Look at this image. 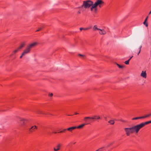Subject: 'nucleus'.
Listing matches in <instances>:
<instances>
[{"label": "nucleus", "mask_w": 151, "mask_h": 151, "mask_svg": "<svg viewBox=\"0 0 151 151\" xmlns=\"http://www.w3.org/2000/svg\"><path fill=\"white\" fill-rule=\"evenodd\" d=\"M104 4V2L102 0H97L95 3L93 4V5H91V7L90 8L91 10L93 11L94 8L97 7L98 6L100 8H101L103 6Z\"/></svg>", "instance_id": "obj_3"}, {"label": "nucleus", "mask_w": 151, "mask_h": 151, "mask_svg": "<svg viewBox=\"0 0 151 151\" xmlns=\"http://www.w3.org/2000/svg\"><path fill=\"white\" fill-rule=\"evenodd\" d=\"M61 144H59L55 147H54L53 149L54 151H58L60 149V147L61 146Z\"/></svg>", "instance_id": "obj_11"}, {"label": "nucleus", "mask_w": 151, "mask_h": 151, "mask_svg": "<svg viewBox=\"0 0 151 151\" xmlns=\"http://www.w3.org/2000/svg\"><path fill=\"white\" fill-rule=\"evenodd\" d=\"M99 30L100 31V32H99V33L100 34L104 35L106 34V31L104 29L102 30L100 29Z\"/></svg>", "instance_id": "obj_14"}, {"label": "nucleus", "mask_w": 151, "mask_h": 151, "mask_svg": "<svg viewBox=\"0 0 151 151\" xmlns=\"http://www.w3.org/2000/svg\"><path fill=\"white\" fill-rule=\"evenodd\" d=\"M25 45V43L24 42H21L19 47L16 50H14L12 53V55L14 54L20 50Z\"/></svg>", "instance_id": "obj_5"}, {"label": "nucleus", "mask_w": 151, "mask_h": 151, "mask_svg": "<svg viewBox=\"0 0 151 151\" xmlns=\"http://www.w3.org/2000/svg\"><path fill=\"white\" fill-rule=\"evenodd\" d=\"M151 116V113L150 114H148L146 115H145V116H142V119H144L146 118H147L148 117H149Z\"/></svg>", "instance_id": "obj_16"}, {"label": "nucleus", "mask_w": 151, "mask_h": 151, "mask_svg": "<svg viewBox=\"0 0 151 151\" xmlns=\"http://www.w3.org/2000/svg\"><path fill=\"white\" fill-rule=\"evenodd\" d=\"M78 114V113H76V112L75 113V115H76V114Z\"/></svg>", "instance_id": "obj_37"}, {"label": "nucleus", "mask_w": 151, "mask_h": 151, "mask_svg": "<svg viewBox=\"0 0 151 151\" xmlns=\"http://www.w3.org/2000/svg\"><path fill=\"white\" fill-rule=\"evenodd\" d=\"M151 116V113L150 114H148L146 115H145V116H142V119H144L146 118H147L148 117H149Z\"/></svg>", "instance_id": "obj_17"}, {"label": "nucleus", "mask_w": 151, "mask_h": 151, "mask_svg": "<svg viewBox=\"0 0 151 151\" xmlns=\"http://www.w3.org/2000/svg\"><path fill=\"white\" fill-rule=\"evenodd\" d=\"M52 133H54L55 134H56L57 133V132H52Z\"/></svg>", "instance_id": "obj_41"}, {"label": "nucleus", "mask_w": 151, "mask_h": 151, "mask_svg": "<svg viewBox=\"0 0 151 151\" xmlns=\"http://www.w3.org/2000/svg\"><path fill=\"white\" fill-rule=\"evenodd\" d=\"M151 14V11L149 13V15H150Z\"/></svg>", "instance_id": "obj_38"}, {"label": "nucleus", "mask_w": 151, "mask_h": 151, "mask_svg": "<svg viewBox=\"0 0 151 151\" xmlns=\"http://www.w3.org/2000/svg\"><path fill=\"white\" fill-rule=\"evenodd\" d=\"M81 13V11H79L78 12V14H80Z\"/></svg>", "instance_id": "obj_35"}, {"label": "nucleus", "mask_w": 151, "mask_h": 151, "mask_svg": "<svg viewBox=\"0 0 151 151\" xmlns=\"http://www.w3.org/2000/svg\"><path fill=\"white\" fill-rule=\"evenodd\" d=\"M104 119L106 120V117H104Z\"/></svg>", "instance_id": "obj_42"}, {"label": "nucleus", "mask_w": 151, "mask_h": 151, "mask_svg": "<svg viewBox=\"0 0 151 151\" xmlns=\"http://www.w3.org/2000/svg\"><path fill=\"white\" fill-rule=\"evenodd\" d=\"M76 129V126L72 127H69L67 129V130L70 131V132H71L73 130Z\"/></svg>", "instance_id": "obj_12"}, {"label": "nucleus", "mask_w": 151, "mask_h": 151, "mask_svg": "<svg viewBox=\"0 0 151 151\" xmlns=\"http://www.w3.org/2000/svg\"><path fill=\"white\" fill-rule=\"evenodd\" d=\"M45 132L47 133V134L50 135L52 134V133L50 132H49L47 130L45 131Z\"/></svg>", "instance_id": "obj_27"}, {"label": "nucleus", "mask_w": 151, "mask_h": 151, "mask_svg": "<svg viewBox=\"0 0 151 151\" xmlns=\"http://www.w3.org/2000/svg\"><path fill=\"white\" fill-rule=\"evenodd\" d=\"M108 122L110 123L111 124L113 125L114 123V120H110L109 122Z\"/></svg>", "instance_id": "obj_21"}, {"label": "nucleus", "mask_w": 151, "mask_h": 151, "mask_svg": "<svg viewBox=\"0 0 151 151\" xmlns=\"http://www.w3.org/2000/svg\"><path fill=\"white\" fill-rule=\"evenodd\" d=\"M49 96L50 97H52L53 96L52 93H51L49 94Z\"/></svg>", "instance_id": "obj_34"}, {"label": "nucleus", "mask_w": 151, "mask_h": 151, "mask_svg": "<svg viewBox=\"0 0 151 151\" xmlns=\"http://www.w3.org/2000/svg\"><path fill=\"white\" fill-rule=\"evenodd\" d=\"M37 44L36 42H35L29 45L27 48L23 52L20 56V58H21L23 56L29 52L31 49L35 46Z\"/></svg>", "instance_id": "obj_2"}, {"label": "nucleus", "mask_w": 151, "mask_h": 151, "mask_svg": "<svg viewBox=\"0 0 151 151\" xmlns=\"http://www.w3.org/2000/svg\"><path fill=\"white\" fill-rule=\"evenodd\" d=\"M148 121L149 122V124L151 123V120L149 121Z\"/></svg>", "instance_id": "obj_36"}, {"label": "nucleus", "mask_w": 151, "mask_h": 151, "mask_svg": "<svg viewBox=\"0 0 151 151\" xmlns=\"http://www.w3.org/2000/svg\"><path fill=\"white\" fill-rule=\"evenodd\" d=\"M124 130L127 136H129L130 133H133L135 132L136 133H137L139 130L137 125L132 127L125 128Z\"/></svg>", "instance_id": "obj_1"}, {"label": "nucleus", "mask_w": 151, "mask_h": 151, "mask_svg": "<svg viewBox=\"0 0 151 151\" xmlns=\"http://www.w3.org/2000/svg\"><path fill=\"white\" fill-rule=\"evenodd\" d=\"M130 60V59H129L128 60L126 61L125 62V63L126 65H128L129 63V62Z\"/></svg>", "instance_id": "obj_25"}, {"label": "nucleus", "mask_w": 151, "mask_h": 151, "mask_svg": "<svg viewBox=\"0 0 151 151\" xmlns=\"http://www.w3.org/2000/svg\"><path fill=\"white\" fill-rule=\"evenodd\" d=\"M94 12L95 13H96L97 10V7H96L95 8H94Z\"/></svg>", "instance_id": "obj_28"}, {"label": "nucleus", "mask_w": 151, "mask_h": 151, "mask_svg": "<svg viewBox=\"0 0 151 151\" xmlns=\"http://www.w3.org/2000/svg\"><path fill=\"white\" fill-rule=\"evenodd\" d=\"M148 16H147L146 18V19H145V22H147V20L148 19Z\"/></svg>", "instance_id": "obj_32"}, {"label": "nucleus", "mask_w": 151, "mask_h": 151, "mask_svg": "<svg viewBox=\"0 0 151 151\" xmlns=\"http://www.w3.org/2000/svg\"><path fill=\"white\" fill-rule=\"evenodd\" d=\"M120 120L121 121H122V122H124V121H123V120Z\"/></svg>", "instance_id": "obj_43"}, {"label": "nucleus", "mask_w": 151, "mask_h": 151, "mask_svg": "<svg viewBox=\"0 0 151 151\" xmlns=\"http://www.w3.org/2000/svg\"><path fill=\"white\" fill-rule=\"evenodd\" d=\"M90 28H90V27H87V28H83L81 27V28H80V29L81 31L82 30H88L90 29Z\"/></svg>", "instance_id": "obj_18"}, {"label": "nucleus", "mask_w": 151, "mask_h": 151, "mask_svg": "<svg viewBox=\"0 0 151 151\" xmlns=\"http://www.w3.org/2000/svg\"><path fill=\"white\" fill-rule=\"evenodd\" d=\"M93 29L94 31H95L96 30H99L100 29L97 27V26L96 25H95L93 27Z\"/></svg>", "instance_id": "obj_19"}, {"label": "nucleus", "mask_w": 151, "mask_h": 151, "mask_svg": "<svg viewBox=\"0 0 151 151\" xmlns=\"http://www.w3.org/2000/svg\"><path fill=\"white\" fill-rule=\"evenodd\" d=\"M37 129L38 127L37 126L35 125H33L29 129L28 132L29 134L31 133L32 132H35Z\"/></svg>", "instance_id": "obj_8"}, {"label": "nucleus", "mask_w": 151, "mask_h": 151, "mask_svg": "<svg viewBox=\"0 0 151 151\" xmlns=\"http://www.w3.org/2000/svg\"><path fill=\"white\" fill-rule=\"evenodd\" d=\"M114 143V142H112L111 143H110V144H109L108 145H107V146H106V147L107 148L109 147L110 146H111L112 145H113Z\"/></svg>", "instance_id": "obj_26"}, {"label": "nucleus", "mask_w": 151, "mask_h": 151, "mask_svg": "<svg viewBox=\"0 0 151 151\" xmlns=\"http://www.w3.org/2000/svg\"><path fill=\"white\" fill-rule=\"evenodd\" d=\"M94 120H89L88 121H86V123L83 124L81 125H80L78 126H76V129H81L82 128L84 127V126L87 124H90L91 122H93Z\"/></svg>", "instance_id": "obj_7"}, {"label": "nucleus", "mask_w": 151, "mask_h": 151, "mask_svg": "<svg viewBox=\"0 0 151 151\" xmlns=\"http://www.w3.org/2000/svg\"><path fill=\"white\" fill-rule=\"evenodd\" d=\"M143 24L145 25L146 27H147L148 26V24L147 22L144 21Z\"/></svg>", "instance_id": "obj_24"}, {"label": "nucleus", "mask_w": 151, "mask_h": 151, "mask_svg": "<svg viewBox=\"0 0 151 151\" xmlns=\"http://www.w3.org/2000/svg\"><path fill=\"white\" fill-rule=\"evenodd\" d=\"M66 130H67V129H64L62 130H61L59 132H58V133H64L65 132Z\"/></svg>", "instance_id": "obj_22"}, {"label": "nucleus", "mask_w": 151, "mask_h": 151, "mask_svg": "<svg viewBox=\"0 0 151 151\" xmlns=\"http://www.w3.org/2000/svg\"><path fill=\"white\" fill-rule=\"evenodd\" d=\"M133 57V56H132L131 57H130V58L129 59H130V60Z\"/></svg>", "instance_id": "obj_39"}, {"label": "nucleus", "mask_w": 151, "mask_h": 151, "mask_svg": "<svg viewBox=\"0 0 151 151\" xmlns=\"http://www.w3.org/2000/svg\"><path fill=\"white\" fill-rule=\"evenodd\" d=\"M117 65L118 66V67L120 68H123L124 67V66L123 65H121L117 63Z\"/></svg>", "instance_id": "obj_23"}, {"label": "nucleus", "mask_w": 151, "mask_h": 151, "mask_svg": "<svg viewBox=\"0 0 151 151\" xmlns=\"http://www.w3.org/2000/svg\"><path fill=\"white\" fill-rule=\"evenodd\" d=\"M142 119V116H140V117H134L132 118V120H137L138 119Z\"/></svg>", "instance_id": "obj_20"}, {"label": "nucleus", "mask_w": 151, "mask_h": 151, "mask_svg": "<svg viewBox=\"0 0 151 151\" xmlns=\"http://www.w3.org/2000/svg\"><path fill=\"white\" fill-rule=\"evenodd\" d=\"M68 115L69 116H72L73 115Z\"/></svg>", "instance_id": "obj_40"}, {"label": "nucleus", "mask_w": 151, "mask_h": 151, "mask_svg": "<svg viewBox=\"0 0 151 151\" xmlns=\"http://www.w3.org/2000/svg\"><path fill=\"white\" fill-rule=\"evenodd\" d=\"M148 16H147L146 18V19H145V22H147V20L148 19Z\"/></svg>", "instance_id": "obj_33"}, {"label": "nucleus", "mask_w": 151, "mask_h": 151, "mask_svg": "<svg viewBox=\"0 0 151 151\" xmlns=\"http://www.w3.org/2000/svg\"><path fill=\"white\" fill-rule=\"evenodd\" d=\"M18 120L20 121V123L23 125H24L27 122V119L20 117L18 118Z\"/></svg>", "instance_id": "obj_9"}, {"label": "nucleus", "mask_w": 151, "mask_h": 151, "mask_svg": "<svg viewBox=\"0 0 151 151\" xmlns=\"http://www.w3.org/2000/svg\"><path fill=\"white\" fill-rule=\"evenodd\" d=\"M141 48H142V46H141L139 48V52L138 53V55H139V54L140 53Z\"/></svg>", "instance_id": "obj_30"}, {"label": "nucleus", "mask_w": 151, "mask_h": 151, "mask_svg": "<svg viewBox=\"0 0 151 151\" xmlns=\"http://www.w3.org/2000/svg\"><path fill=\"white\" fill-rule=\"evenodd\" d=\"M44 28V26L43 25L42 26H41L40 27L38 28V29L35 32H37L40 31L41 30H42V29H43Z\"/></svg>", "instance_id": "obj_15"}, {"label": "nucleus", "mask_w": 151, "mask_h": 151, "mask_svg": "<svg viewBox=\"0 0 151 151\" xmlns=\"http://www.w3.org/2000/svg\"><path fill=\"white\" fill-rule=\"evenodd\" d=\"M78 55L80 56L83 57H85V55H81V54H79Z\"/></svg>", "instance_id": "obj_31"}, {"label": "nucleus", "mask_w": 151, "mask_h": 151, "mask_svg": "<svg viewBox=\"0 0 151 151\" xmlns=\"http://www.w3.org/2000/svg\"><path fill=\"white\" fill-rule=\"evenodd\" d=\"M93 4V2L90 0L84 1H83V4L81 6L78 8L84 7L85 9H87L90 7Z\"/></svg>", "instance_id": "obj_4"}, {"label": "nucleus", "mask_w": 151, "mask_h": 151, "mask_svg": "<svg viewBox=\"0 0 151 151\" xmlns=\"http://www.w3.org/2000/svg\"><path fill=\"white\" fill-rule=\"evenodd\" d=\"M141 76L144 78H146L147 77V74L145 71H142L141 74Z\"/></svg>", "instance_id": "obj_13"}, {"label": "nucleus", "mask_w": 151, "mask_h": 151, "mask_svg": "<svg viewBox=\"0 0 151 151\" xmlns=\"http://www.w3.org/2000/svg\"><path fill=\"white\" fill-rule=\"evenodd\" d=\"M149 124L148 121H147L145 122H142L140 124H138V126L140 130L141 128L143 127L145 125Z\"/></svg>", "instance_id": "obj_10"}, {"label": "nucleus", "mask_w": 151, "mask_h": 151, "mask_svg": "<svg viewBox=\"0 0 151 151\" xmlns=\"http://www.w3.org/2000/svg\"><path fill=\"white\" fill-rule=\"evenodd\" d=\"M37 113L38 114H43L42 112L41 111H37Z\"/></svg>", "instance_id": "obj_29"}, {"label": "nucleus", "mask_w": 151, "mask_h": 151, "mask_svg": "<svg viewBox=\"0 0 151 151\" xmlns=\"http://www.w3.org/2000/svg\"><path fill=\"white\" fill-rule=\"evenodd\" d=\"M100 119V117L99 116H94L92 117H86L84 118V120L85 121H87L88 119Z\"/></svg>", "instance_id": "obj_6"}]
</instances>
